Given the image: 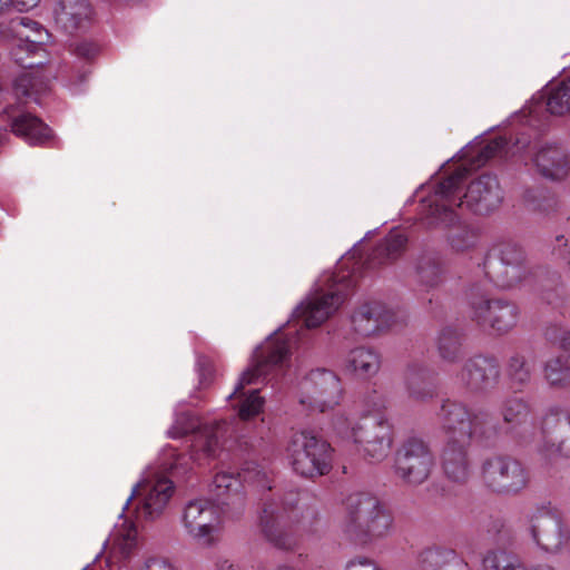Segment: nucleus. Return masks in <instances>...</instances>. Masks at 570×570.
Here are the masks:
<instances>
[{
    "instance_id": "45",
    "label": "nucleus",
    "mask_w": 570,
    "mask_h": 570,
    "mask_svg": "<svg viewBox=\"0 0 570 570\" xmlns=\"http://www.w3.org/2000/svg\"><path fill=\"white\" fill-rule=\"evenodd\" d=\"M40 0H12V9L17 11H28L39 4Z\"/></svg>"
},
{
    "instance_id": "38",
    "label": "nucleus",
    "mask_w": 570,
    "mask_h": 570,
    "mask_svg": "<svg viewBox=\"0 0 570 570\" xmlns=\"http://www.w3.org/2000/svg\"><path fill=\"white\" fill-rule=\"evenodd\" d=\"M523 199L530 209L542 213H550L558 204L554 195L544 188L527 189Z\"/></svg>"
},
{
    "instance_id": "18",
    "label": "nucleus",
    "mask_w": 570,
    "mask_h": 570,
    "mask_svg": "<svg viewBox=\"0 0 570 570\" xmlns=\"http://www.w3.org/2000/svg\"><path fill=\"white\" fill-rule=\"evenodd\" d=\"M504 432L519 442L527 444L534 439L535 425L530 404L522 397L510 396L500 407Z\"/></svg>"
},
{
    "instance_id": "33",
    "label": "nucleus",
    "mask_w": 570,
    "mask_h": 570,
    "mask_svg": "<svg viewBox=\"0 0 570 570\" xmlns=\"http://www.w3.org/2000/svg\"><path fill=\"white\" fill-rule=\"evenodd\" d=\"M510 140L504 136H499L484 146L481 142L468 145L459 151V158L465 160L470 166H482L489 159L507 154Z\"/></svg>"
},
{
    "instance_id": "19",
    "label": "nucleus",
    "mask_w": 570,
    "mask_h": 570,
    "mask_svg": "<svg viewBox=\"0 0 570 570\" xmlns=\"http://www.w3.org/2000/svg\"><path fill=\"white\" fill-rule=\"evenodd\" d=\"M543 100H546L547 110L551 115L563 116L570 112V78L548 85L544 94L533 96L530 104L514 117L532 126Z\"/></svg>"
},
{
    "instance_id": "29",
    "label": "nucleus",
    "mask_w": 570,
    "mask_h": 570,
    "mask_svg": "<svg viewBox=\"0 0 570 570\" xmlns=\"http://www.w3.org/2000/svg\"><path fill=\"white\" fill-rule=\"evenodd\" d=\"M419 214L422 222L430 228L451 229L448 240L451 248L455 252H466L474 248L479 242L478 229L462 222L458 215L456 220L452 225L433 224L429 222V217L423 213V199L419 206Z\"/></svg>"
},
{
    "instance_id": "1",
    "label": "nucleus",
    "mask_w": 570,
    "mask_h": 570,
    "mask_svg": "<svg viewBox=\"0 0 570 570\" xmlns=\"http://www.w3.org/2000/svg\"><path fill=\"white\" fill-rule=\"evenodd\" d=\"M299 334L297 328L292 332L288 325L286 333H281V328L275 331L254 351L250 365L240 374L234 391L227 396L235 402L233 407L237 409V416L230 421L202 424L193 413L176 411L174 424L167 432L168 436L177 439L193 434L190 459L199 465L203 464V458L214 459L223 451L246 448L248 441L242 432L240 424L258 415L265 401L258 390L245 392L244 389L273 372H283Z\"/></svg>"
},
{
    "instance_id": "24",
    "label": "nucleus",
    "mask_w": 570,
    "mask_h": 570,
    "mask_svg": "<svg viewBox=\"0 0 570 570\" xmlns=\"http://www.w3.org/2000/svg\"><path fill=\"white\" fill-rule=\"evenodd\" d=\"M92 16L94 10L88 0H58L55 7L56 23L68 33L86 29Z\"/></svg>"
},
{
    "instance_id": "34",
    "label": "nucleus",
    "mask_w": 570,
    "mask_h": 570,
    "mask_svg": "<svg viewBox=\"0 0 570 570\" xmlns=\"http://www.w3.org/2000/svg\"><path fill=\"white\" fill-rule=\"evenodd\" d=\"M534 358L529 351H517L507 361L505 374L513 387L522 391L531 381Z\"/></svg>"
},
{
    "instance_id": "25",
    "label": "nucleus",
    "mask_w": 570,
    "mask_h": 570,
    "mask_svg": "<svg viewBox=\"0 0 570 570\" xmlns=\"http://www.w3.org/2000/svg\"><path fill=\"white\" fill-rule=\"evenodd\" d=\"M4 114L11 119L12 132L24 139L29 145L45 146L52 139L51 129L38 117L29 112H21L16 116L12 107L6 108Z\"/></svg>"
},
{
    "instance_id": "7",
    "label": "nucleus",
    "mask_w": 570,
    "mask_h": 570,
    "mask_svg": "<svg viewBox=\"0 0 570 570\" xmlns=\"http://www.w3.org/2000/svg\"><path fill=\"white\" fill-rule=\"evenodd\" d=\"M392 524L393 513L386 501H350L342 531L352 542L366 546L385 537Z\"/></svg>"
},
{
    "instance_id": "14",
    "label": "nucleus",
    "mask_w": 570,
    "mask_h": 570,
    "mask_svg": "<svg viewBox=\"0 0 570 570\" xmlns=\"http://www.w3.org/2000/svg\"><path fill=\"white\" fill-rule=\"evenodd\" d=\"M469 305L473 321L479 325H489L499 334L511 331L519 320V308L514 303L503 299H490L479 286L471 288Z\"/></svg>"
},
{
    "instance_id": "4",
    "label": "nucleus",
    "mask_w": 570,
    "mask_h": 570,
    "mask_svg": "<svg viewBox=\"0 0 570 570\" xmlns=\"http://www.w3.org/2000/svg\"><path fill=\"white\" fill-rule=\"evenodd\" d=\"M366 414L358 422L350 423L344 416L334 422V429L342 438L351 440L365 456L382 461L390 453L393 439L392 426L383 414L387 400L376 391L364 396Z\"/></svg>"
},
{
    "instance_id": "41",
    "label": "nucleus",
    "mask_w": 570,
    "mask_h": 570,
    "mask_svg": "<svg viewBox=\"0 0 570 570\" xmlns=\"http://www.w3.org/2000/svg\"><path fill=\"white\" fill-rule=\"evenodd\" d=\"M345 570H382L372 559L366 557H356L346 563Z\"/></svg>"
},
{
    "instance_id": "30",
    "label": "nucleus",
    "mask_w": 570,
    "mask_h": 570,
    "mask_svg": "<svg viewBox=\"0 0 570 570\" xmlns=\"http://www.w3.org/2000/svg\"><path fill=\"white\" fill-rule=\"evenodd\" d=\"M381 367L380 354L371 347L352 348L342 362V368L360 377L374 376Z\"/></svg>"
},
{
    "instance_id": "52",
    "label": "nucleus",
    "mask_w": 570,
    "mask_h": 570,
    "mask_svg": "<svg viewBox=\"0 0 570 570\" xmlns=\"http://www.w3.org/2000/svg\"><path fill=\"white\" fill-rule=\"evenodd\" d=\"M528 144H529L528 139H525L523 137L517 138L515 142H514L518 150L525 148L528 146Z\"/></svg>"
},
{
    "instance_id": "54",
    "label": "nucleus",
    "mask_w": 570,
    "mask_h": 570,
    "mask_svg": "<svg viewBox=\"0 0 570 570\" xmlns=\"http://www.w3.org/2000/svg\"><path fill=\"white\" fill-rule=\"evenodd\" d=\"M276 570H295V569H293V568H291V567H279V568H278V569H276Z\"/></svg>"
},
{
    "instance_id": "12",
    "label": "nucleus",
    "mask_w": 570,
    "mask_h": 570,
    "mask_svg": "<svg viewBox=\"0 0 570 570\" xmlns=\"http://www.w3.org/2000/svg\"><path fill=\"white\" fill-rule=\"evenodd\" d=\"M482 272L500 288H511L527 275L523 249L513 242L501 243L490 250Z\"/></svg>"
},
{
    "instance_id": "5",
    "label": "nucleus",
    "mask_w": 570,
    "mask_h": 570,
    "mask_svg": "<svg viewBox=\"0 0 570 570\" xmlns=\"http://www.w3.org/2000/svg\"><path fill=\"white\" fill-rule=\"evenodd\" d=\"M298 501H264L259 508V527L265 538L277 549L292 550L297 546L295 524H312L316 513Z\"/></svg>"
},
{
    "instance_id": "22",
    "label": "nucleus",
    "mask_w": 570,
    "mask_h": 570,
    "mask_svg": "<svg viewBox=\"0 0 570 570\" xmlns=\"http://www.w3.org/2000/svg\"><path fill=\"white\" fill-rule=\"evenodd\" d=\"M394 322V312L380 302L361 305L351 317L354 332L365 337L390 328Z\"/></svg>"
},
{
    "instance_id": "9",
    "label": "nucleus",
    "mask_w": 570,
    "mask_h": 570,
    "mask_svg": "<svg viewBox=\"0 0 570 570\" xmlns=\"http://www.w3.org/2000/svg\"><path fill=\"white\" fill-rule=\"evenodd\" d=\"M332 459L331 445L307 431L294 433L286 446V460L293 471L305 478L327 474Z\"/></svg>"
},
{
    "instance_id": "46",
    "label": "nucleus",
    "mask_w": 570,
    "mask_h": 570,
    "mask_svg": "<svg viewBox=\"0 0 570 570\" xmlns=\"http://www.w3.org/2000/svg\"><path fill=\"white\" fill-rule=\"evenodd\" d=\"M86 78H87V71L79 73L77 77V82L70 81L67 85L69 90L75 95L80 94L82 91L81 85L86 81Z\"/></svg>"
},
{
    "instance_id": "36",
    "label": "nucleus",
    "mask_w": 570,
    "mask_h": 570,
    "mask_svg": "<svg viewBox=\"0 0 570 570\" xmlns=\"http://www.w3.org/2000/svg\"><path fill=\"white\" fill-rule=\"evenodd\" d=\"M483 570H528L521 558L513 551L495 548L487 551L482 559Z\"/></svg>"
},
{
    "instance_id": "3",
    "label": "nucleus",
    "mask_w": 570,
    "mask_h": 570,
    "mask_svg": "<svg viewBox=\"0 0 570 570\" xmlns=\"http://www.w3.org/2000/svg\"><path fill=\"white\" fill-rule=\"evenodd\" d=\"M18 37L10 48L12 60L24 70L13 81V92L18 99L40 104V96L50 89L51 72L43 65L48 61L45 48L50 33L39 22L29 18L11 21Z\"/></svg>"
},
{
    "instance_id": "53",
    "label": "nucleus",
    "mask_w": 570,
    "mask_h": 570,
    "mask_svg": "<svg viewBox=\"0 0 570 570\" xmlns=\"http://www.w3.org/2000/svg\"><path fill=\"white\" fill-rule=\"evenodd\" d=\"M543 298L547 301L548 304L556 305V301L550 293H546L543 295Z\"/></svg>"
},
{
    "instance_id": "27",
    "label": "nucleus",
    "mask_w": 570,
    "mask_h": 570,
    "mask_svg": "<svg viewBox=\"0 0 570 570\" xmlns=\"http://www.w3.org/2000/svg\"><path fill=\"white\" fill-rule=\"evenodd\" d=\"M430 370L420 363H410L403 373V386L409 399L426 402L436 395V386L430 380Z\"/></svg>"
},
{
    "instance_id": "42",
    "label": "nucleus",
    "mask_w": 570,
    "mask_h": 570,
    "mask_svg": "<svg viewBox=\"0 0 570 570\" xmlns=\"http://www.w3.org/2000/svg\"><path fill=\"white\" fill-rule=\"evenodd\" d=\"M75 51L78 57L89 60L96 56L98 48L91 42L82 41L76 46Z\"/></svg>"
},
{
    "instance_id": "31",
    "label": "nucleus",
    "mask_w": 570,
    "mask_h": 570,
    "mask_svg": "<svg viewBox=\"0 0 570 570\" xmlns=\"http://www.w3.org/2000/svg\"><path fill=\"white\" fill-rule=\"evenodd\" d=\"M562 354L549 358L543 367L544 379L550 385L570 384V332L563 331L559 340Z\"/></svg>"
},
{
    "instance_id": "20",
    "label": "nucleus",
    "mask_w": 570,
    "mask_h": 570,
    "mask_svg": "<svg viewBox=\"0 0 570 570\" xmlns=\"http://www.w3.org/2000/svg\"><path fill=\"white\" fill-rule=\"evenodd\" d=\"M532 161L538 173L551 180H562L570 171L569 151L564 145L556 140L538 142Z\"/></svg>"
},
{
    "instance_id": "26",
    "label": "nucleus",
    "mask_w": 570,
    "mask_h": 570,
    "mask_svg": "<svg viewBox=\"0 0 570 570\" xmlns=\"http://www.w3.org/2000/svg\"><path fill=\"white\" fill-rule=\"evenodd\" d=\"M449 274L445 259L436 253L422 254L415 264V282L424 291L441 286Z\"/></svg>"
},
{
    "instance_id": "28",
    "label": "nucleus",
    "mask_w": 570,
    "mask_h": 570,
    "mask_svg": "<svg viewBox=\"0 0 570 570\" xmlns=\"http://www.w3.org/2000/svg\"><path fill=\"white\" fill-rule=\"evenodd\" d=\"M174 482L165 474L154 470L147 469L140 479L135 484L128 495V500L137 499H171L174 495Z\"/></svg>"
},
{
    "instance_id": "15",
    "label": "nucleus",
    "mask_w": 570,
    "mask_h": 570,
    "mask_svg": "<svg viewBox=\"0 0 570 570\" xmlns=\"http://www.w3.org/2000/svg\"><path fill=\"white\" fill-rule=\"evenodd\" d=\"M435 464L429 444L416 435L407 436L395 453V473L409 484L423 483Z\"/></svg>"
},
{
    "instance_id": "32",
    "label": "nucleus",
    "mask_w": 570,
    "mask_h": 570,
    "mask_svg": "<svg viewBox=\"0 0 570 570\" xmlns=\"http://www.w3.org/2000/svg\"><path fill=\"white\" fill-rule=\"evenodd\" d=\"M421 570H471L452 549L433 547L423 550L417 559Z\"/></svg>"
},
{
    "instance_id": "2",
    "label": "nucleus",
    "mask_w": 570,
    "mask_h": 570,
    "mask_svg": "<svg viewBox=\"0 0 570 570\" xmlns=\"http://www.w3.org/2000/svg\"><path fill=\"white\" fill-rule=\"evenodd\" d=\"M468 171L465 165L459 166L423 198V213L430 223L452 225L458 218L455 208H466L474 214L485 215L500 205L502 191L497 177L490 174H483L472 180L462 195Z\"/></svg>"
},
{
    "instance_id": "49",
    "label": "nucleus",
    "mask_w": 570,
    "mask_h": 570,
    "mask_svg": "<svg viewBox=\"0 0 570 570\" xmlns=\"http://www.w3.org/2000/svg\"><path fill=\"white\" fill-rule=\"evenodd\" d=\"M197 368L199 372V383L205 384L207 381V374H209V370H205L202 367L200 358L197 360Z\"/></svg>"
},
{
    "instance_id": "51",
    "label": "nucleus",
    "mask_w": 570,
    "mask_h": 570,
    "mask_svg": "<svg viewBox=\"0 0 570 570\" xmlns=\"http://www.w3.org/2000/svg\"><path fill=\"white\" fill-rule=\"evenodd\" d=\"M528 570H557V569L548 563H535V564L528 567Z\"/></svg>"
},
{
    "instance_id": "47",
    "label": "nucleus",
    "mask_w": 570,
    "mask_h": 570,
    "mask_svg": "<svg viewBox=\"0 0 570 570\" xmlns=\"http://www.w3.org/2000/svg\"><path fill=\"white\" fill-rule=\"evenodd\" d=\"M430 491L433 497H449L453 494L451 489L443 484H433Z\"/></svg>"
},
{
    "instance_id": "43",
    "label": "nucleus",
    "mask_w": 570,
    "mask_h": 570,
    "mask_svg": "<svg viewBox=\"0 0 570 570\" xmlns=\"http://www.w3.org/2000/svg\"><path fill=\"white\" fill-rule=\"evenodd\" d=\"M141 570H175V568L166 559L150 558Z\"/></svg>"
},
{
    "instance_id": "23",
    "label": "nucleus",
    "mask_w": 570,
    "mask_h": 570,
    "mask_svg": "<svg viewBox=\"0 0 570 570\" xmlns=\"http://www.w3.org/2000/svg\"><path fill=\"white\" fill-rule=\"evenodd\" d=\"M470 443L471 442L445 441L441 453V466L446 479L454 484H464L471 475L468 459V448Z\"/></svg>"
},
{
    "instance_id": "21",
    "label": "nucleus",
    "mask_w": 570,
    "mask_h": 570,
    "mask_svg": "<svg viewBox=\"0 0 570 570\" xmlns=\"http://www.w3.org/2000/svg\"><path fill=\"white\" fill-rule=\"evenodd\" d=\"M243 501H219L208 504L195 531L189 534L198 544L210 547L215 542L214 532L225 519H237L243 513Z\"/></svg>"
},
{
    "instance_id": "40",
    "label": "nucleus",
    "mask_w": 570,
    "mask_h": 570,
    "mask_svg": "<svg viewBox=\"0 0 570 570\" xmlns=\"http://www.w3.org/2000/svg\"><path fill=\"white\" fill-rule=\"evenodd\" d=\"M217 502L218 501H188L184 507L183 523L189 534L191 531H195V525L198 524L197 522L206 507Z\"/></svg>"
},
{
    "instance_id": "10",
    "label": "nucleus",
    "mask_w": 570,
    "mask_h": 570,
    "mask_svg": "<svg viewBox=\"0 0 570 570\" xmlns=\"http://www.w3.org/2000/svg\"><path fill=\"white\" fill-rule=\"evenodd\" d=\"M326 279L331 282L330 292L308 298L293 312V318L288 323L302 320L306 328L320 326L338 308L354 286L352 274H331Z\"/></svg>"
},
{
    "instance_id": "8",
    "label": "nucleus",
    "mask_w": 570,
    "mask_h": 570,
    "mask_svg": "<svg viewBox=\"0 0 570 570\" xmlns=\"http://www.w3.org/2000/svg\"><path fill=\"white\" fill-rule=\"evenodd\" d=\"M168 501H126L122 507L121 517L124 525L128 528H118L109 535L105 542V549L108 550L107 562L111 567L114 563L128 560L137 548L138 524L153 521L159 518Z\"/></svg>"
},
{
    "instance_id": "35",
    "label": "nucleus",
    "mask_w": 570,
    "mask_h": 570,
    "mask_svg": "<svg viewBox=\"0 0 570 570\" xmlns=\"http://www.w3.org/2000/svg\"><path fill=\"white\" fill-rule=\"evenodd\" d=\"M406 243L407 236L402 229H392L371 254L367 262L368 267L372 268L396 259L404 250Z\"/></svg>"
},
{
    "instance_id": "11",
    "label": "nucleus",
    "mask_w": 570,
    "mask_h": 570,
    "mask_svg": "<svg viewBox=\"0 0 570 570\" xmlns=\"http://www.w3.org/2000/svg\"><path fill=\"white\" fill-rule=\"evenodd\" d=\"M340 377L326 368L312 370L299 381L297 397L309 413H325L338 405L342 397Z\"/></svg>"
},
{
    "instance_id": "44",
    "label": "nucleus",
    "mask_w": 570,
    "mask_h": 570,
    "mask_svg": "<svg viewBox=\"0 0 570 570\" xmlns=\"http://www.w3.org/2000/svg\"><path fill=\"white\" fill-rule=\"evenodd\" d=\"M558 243V255L567 262V264L570 266V246L568 245L567 240L563 242V236L557 237Z\"/></svg>"
},
{
    "instance_id": "39",
    "label": "nucleus",
    "mask_w": 570,
    "mask_h": 570,
    "mask_svg": "<svg viewBox=\"0 0 570 570\" xmlns=\"http://www.w3.org/2000/svg\"><path fill=\"white\" fill-rule=\"evenodd\" d=\"M239 488L240 481L238 478L232 473L220 472L214 476L209 490L215 497L214 499H222L223 497L237 494Z\"/></svg>"
},
{
    "instance_id": "37",
    "label": "nucleus",
    "mask_w": 570,
    "mask_h": 570,
    "mask_svg": "<svg viewBox=\"0 0 570 570\" xmlns=\"http://www.w3.org/2000/svg\"><path fill=\"white\" fill-rule=\"evenodd\" d=\"M436 346L440 357L445 362L453 363L461 354V335L455 328L446 326L440 331Z\"/></svg>"
},
{
    "instance_id": "16",
    "label": "nucleus",
    "mask_w": 570,
    "mask_h": 570,
    "mask_svg": "<svg viewBox=\"0 0 570 570\" xmlns=\"http://www.w3.org/2000/svg\"><path fill=\"white\" fill-rule=\"evenodd\" d=\"M538 452L548 460L570 458V414L553 409L542 420Z\"/></svg>"
},
{
    "instance_id": "6",
    "label": "nucleus",
    "mask_w": 570,
    "mask_h": 570,
    "mask_svg": "<svg viewBox=\"0 0 570 570\" xmlns=\"http://www.w3.org/2000/svg\"><path fill=\"white\" fill-rule=\"evenodd\" d=\"M438 420L445 441H482L498 435L497 424L488 411L471 410L456 400L442 401Z\"/></svg>"
},
{
    "instance_id": "17",
    "label": "nucleus",
    "mask_w": 570,
    "mask_h": 570,
    "mask_svg": "<svg viewBox=\"0 0 570 570\" xmlns=\"http://www.w3.org/2000/svg\"><path fill=\"white\" fill-rule=\"evenodd\" d=\"M501 379L499 360L493 355L476 354L469 357L461 370L460 380L474 393L494 390Z\"/></svg>"
},
{
    "instance_id": "13",
    "label": "nucleus",
    "mask_w": 570,
    "mask_h": 570,
    "mask_svg": "<svg viewBox=\"0 0 570 570\" xmlns=\"http://www.w3.org/2000/svg\"><path fill=\"white\" fill-rule=\"evenodd\" d=\"M481 476L488 489L504 495H517L529 481L524 466L508 455L485 459L481 466Z\"/></svg>"
},
{
    "instance_id": "48",
    "label": "nucleus",
    "mask_w": 570,
    "mask_h": 570,
    "mask_svg": "<svg viewBox=\"0 0 570 570\" xmlns=\"http://www.w3.org/2000/svg\"><path fill=\"white\" fill-rule=\"evenodd\" d=\"M217 570H239L238 566L228 559L219 558L216 562Z\"/></svg>"
},
{
    "instance_id": "50",
    "label": "nucleus",
    "mask_w": 570,
    "mask_h": 570,
    "mask_svg": "<svg viewBox=\"0 0 570 570\" xmlns=\"http://www.w3.org/2000/svg\"><path fill=\"white\" fill-rule=\"evenodd\" d=\"M12 9V0H0V14L9 12Z\"/></svg>"
}]
</instances>
